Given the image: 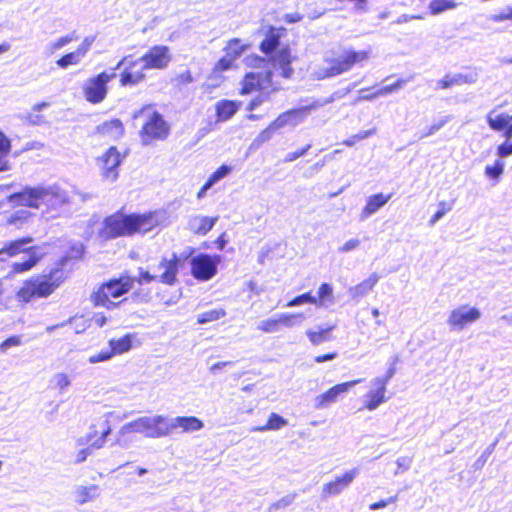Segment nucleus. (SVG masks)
Wrapping results in <instances>:
<instances>
[{
	"label": "nucleus",
	"mask_w": 512,
	"mask_h": 512,
	"mask_svg": "<svg viewBox=\"0 0 512 512\" xmlns=\"http://www.w3.org/2000/svg\"><path fill=\"white\" fill-rule=\"evenodd\" d=\"M9 200L22 206L42 209L48 218L59 216L63 207L69 203L67 192L56 185L25 188L11 195Z\"/></svg>",
	"instance_id": "obj_1"
},
{
	"label": "nucleus",
	"mask_w": 512,
	"mask_h": 512,
	"mask_svg": "<svg viewBox=\"0 0 512 512\" xmlns=\"http://www.w3.org/2000/svg\"><path fill=\"white\" fill-rule=\"evenodd\" d=\"M158 225L159 219L156 212L130 215L115 213L105 218L100 236L104 239H112L131 236L135 233L145 234Z\"/></svg>",
	"instance_id": "obj_2"
},
{
	"label": "nucleus",
	"mask_w": 512,
	"mask_h": 512,
	"mask_svg": "<svg viewBox=\"0 0 512 512\" xmlns=\"http://www.w3.org/2000/svg\"><path fill=\"white\" fill-rule=\"evenodd\" d=\"M371 53V48L362 51L344 49L340 53L326 55L323 60V65L317 69L315 75L318 79L338 76L350 71L355 64L367 61Z\"/></svg>",
	"instance_id": "obj_3"
},
{
	"label": "nucleus",
	"mask_w": 512,
	"mask_h": 512,
	"mask_svg": "<svg viewBox=\"0 0 512 512\" xmlns=\"http://www.w3.org/2000/svg\"><path fill=\"white\" fill-rule=\"evenodd\" d=\"M133 433H139L146 438L152 439L167 437L168 417L156 414L152 416H142L128 422L120 428L116 443L125 447V436Z\"/></svg>",
	"instance_id": "obj_4"
},
{
	"label": "nucleus",
	"mask_w": 512,
	"mask_h": 512,
	"mask_svg": "<svg viewBox=\"0 0 512 512\" xmlns=\"http://www.w3.org/2000/svg\"><path fill=\"white\" fill-rule=\"evenodd\" d=\"M33 238L23 237L11 241L0 240V261H5L8 258L14 257L21 253L27 256V259L22 262H14L11 266L12 274H20L31 270L40 257L36 254L34 247L31 246Z\"/></svg>",
	"instance_id": "obj_5"
},
{
	"label": "nucleus",
	"mask_w": 512,
	"mask_h": 512,
	"mask_svg": "<svg viewBox=\"0 0 512 512\" xmlns=\"http://www.w3.org/2000/svg\"><path fill=\"white\" fill-rule=\"evenodd\" d=\"M135 119L143 118V126L140 131L142 143L149 145L155 140H165L170 133V126L163 118V116L157 112L153 106L148 105L142 109L136 111L133 115Z\"/></svg>",
	"instance_id": "obj_6"
},
{
	"label": "nucleus",
	"mask_w": 512,
	"mask_h": 512,
	"mask_svg": "<svg viewBox=\"0 0 512 512\" xmlns=\"http://www.w3.org/2000/svg\"><path fill=\"white\" fill-rule=\"evenodd\" d=\"M132 285L133 280L128 276L110 280L91 295V300L96 306H103L108 309L116 307L120 302H114L112 299H117L127 293Z\"/></svg>",
	"instance_id": "obj_7"
},
{
	"label": "nucleus",
	"mask_w": 512,
	"mask_h": 512,
	"mask_svg": "<svg viewBox=\"0 0 512 512\" xmlns=\"http://www.w3.org/2000/svg\"><path fill=\"white\" fill-rule=\"evenodd\" d=\"M58 286L59 282L51 274L31 277L23 283L17 292V298L23 302H29L35 298H45L51 295Z\"/></svg>",
	"instance_id": "obj_8"
},
{
	"label": "nucleus",
	"mask_w": 512,
	"mask_h": 512,
	"mask_svg": "<svg viewBox=\"0 0 512 512\" xmlns=\"http://www.w3.org/2000/svg\"><path fill=\"white\" fill-rule=\"evenodd\" d=\"M272 85V72L267 71L265 73L260 72H251L246 74L243 83H242V94H249L254 90L261 91V95L254 98L248 105L247 109L252 111L256 109L259 105H261L265 97L269 95L271 91L269 88Z\"/></svg>",
	"instance_id": "obj_9"
},
{
	"label": "nucleus",
	"mask_w": 512,
	"mask_h": 512,
	"mask_svg": "<svg viewBox=\"0 0 512 512\" xmlns=\"http://www.w3.org/2000/svg\"><path fill=\"white\" fill-rule=\"evenodd\" d=\"M116 76L115 72H102L97 76L88 78L83 84L85 99L92 103H101L107 95V84Z\"/></svg>",
	"instance_id": "obj_10"
},
{
	"label": "nucleus",
	"mask_w": 512,
	"mask_h": 512,
	"mask_svg": "<svg viewBox=\"0 0 512 512\" xmlns=\"http://www.w3.org/2000/svg\"><path fill=\"white\" fill-rule=\"evenodd\" d=\"M361 379L336 384L327 391L317 395L313 399V406L317 410L327 409L345 397L349 390L355 385L361 383Z\"/></svg>",
	"instance_id": "obj_11"
},
{
	"label": "nucleus",
	"mask_w": 512,
	"mask_h": 512,
	"mask_svg": "<svg viewBox=\"0 0 512 512\" xmlns=\"http://www.w3.org/2000/svg\"><path fill=\"white\" fill-rule=\"evenodd\" d=\"M480 317L481 312L478 308L469 305H461L449 313L447 324L451 330L461 331L468 325L478 321Z\"/></svg>",
	"instance_id": "obj_12"
},
{
	"label": "nucleus",
	"mask_w": 512,
	"mask_h": 512,
	"mask_svg": "<svg viewBox=\"0 0 512 512\" xmlns=\"http://www.w3.org/2000/svg\"><path fill=\"white\" fill-rule=\"evenodd\" d=\"M123 65H125V68L120 78V83L122 86L137 85L145 79V71L147 69H144L140 58L132 60L129 56H126L121 61H119L113 71L115 72V70L120 69Z\"/></svg>",
	"instance_id": "obj_13"
},
{
	"label": "nucleus",
	"mask_w": 512,
	"mask_h": 512,
	"mask_svg": "<svg viewBox=\"0 0 512 512\" xmlns=\"http://www.w3.org/2000/svg\"><path fill=\"white\" fill-rule=\"evenodd\" d=\"M219 257H212L208 254H199L190 260L191 273L200 281H208L217 273Z\"/></svg>",
	"instance_id": "obj_14"
},
{
	"label": "nucleus",
	"mask_w": 512,
	"mask_h": 512,
	"mask_svg": "<svg viewBox=\"0 0 512 512\" xmlns=\"http://www.w3.org/2000/svg\"><path fill=\"white\" fill-rule=\"evenodd\" d=\"M328 103V101H325L323 103L319 101H313L312 103L301 106L296 109L288 110L282 114H280L275 120H274V126L279 127L280 129L286 126L295 127L299 124H301L310 114L312 110H315L324 104Z\"/></svg>",
	"instance_id": "obj_15"
},
{
	"label": "nucleus",
	"mask_w": 512,
	"mask_h": 512,
	"mask_svg": "<svg viewBox=\"0 0 512 512\" xmlns=\"http://www.w3.org/2000/svg\"><path fill=\"white\" fill-rule=\"evenodd\" d=\"M172 60L170 49L164 45H155L151 47L142 57L140 61L143 63L144 69H165Z\"/></svg>",
	"instance_id": "obj_16"
},
{
	"label": "nucleus",
	"mask_w": 512,
	"mask_h": 512,
	"mask_svg": "<svg viewBox=\"0 0 512 512\" xmlns=\"http://www.w3.org/2000/svg\"><path fill=\"white\" fill-rule=\"evenodd\" d=\"M121 163V156L115 147H110L101 157L98 158V165L102 177L110 182L118 178V166Z\"/></svg>",
	"instance_id": "obj_17"
},
{
	"label": "nucleus",
	"mask_w": 512,
	"mask_h": 512,
	"mask_svg": "<svg viewBox=\"0 0 512 512\" xmlns=\"http://www.w3.org/2000/svg\"><path fill=\"white\" fill-rule=\"evenodd\" d=\"M386 390L387 386H385V380L372 379L370 381L369 391L363 396L364 408L369 411H374L381 404L386 402Z\"/></svg>",
	"instance_id": "obj_18"
},
{
	"label": "nucleus",
	"mask_w": 512,
	"mask_h": 512,
	"mask_svg": "<svg viewBox=\"0 0 512 512\" xmlns=\"http://www.w3.org/2000/svg\"><path fill=\"white\" fill-rule=\"evenodd\" d=\"M181 264V259L173 253L170 258L163 257L157 266L158 280L167 285H173L177 281V274Z\"/></svg>",
	"instance_id": "obj_19"
},
{
	"label": "nucleus",
	"mask_w": 512,
	"mask_h": 512,
	"mask_svg": "<svg viewBox=\"0 0 512 512\" xmlns=\"http://www.w3.org/2000/svg\"><path fill=\"white\" fill-rule=\"evenodd\" d=\"M359 472V468H353L347 470L343 475L336 476L333 481L328 482L323 486V497L336 496L342 493L351 485V483L359 475Z\"/></svg>",
	"instance_id": "obj_20"
},
{
	"label": "nucleus",
	"mask_w": 512,
	"mask_h": 512,
	"mask_svg": "<svg viewBox=\"0 0 512 512\" xmlns=\"http://www.w3.org/2000/svg\"><path fill=\"white\" fill-rule=\"evenodd\" d=\"M204 423L194 416H177L168 418V436L173 432L190 433L199 431Z\"/></svg>",
	"instance_id": "obj_21"
},
{
	"label": "nucleus",
	"mask_w": 512,
	"mask_h": 512,
	"mask_svg": "<svg viewBox=\"0 0 512 512\" xmlns=\"http://www.w3.org/2000/svg\"><path fill=\"white\" fill-rule=\"evenodd\" d=\"M291 62L292 57L287 47L276 51L272 57L273 68L280 70V74L284 78H290L293 74V69L290 66Z\"/></svg>",
	"instance_id": "obj_22"
},
{
	"label": "nucleus",
	"mask_w": 512,
	"mask_h": 512,
	"mask_svg": "<svg viewBox=\"0 0 512 512\" xmlns=\"http://www.w3.org/2000/svg\"><path fill=\"white\" fill-rule=\"evenodd\" d=\"M379 279L380 276L374 272L359 284L350 287L348 289V294L353 300L359 301L373 290Z\"/></svg>",
	"instance_id": "obj_23"
},
{
	"label": "nucleus",
	"mask_w": 512,
	"mask_h": 512,
	"mask_svg": "<svg viewBox=\"0 0 512 512\" xmlns=\"http://www.w3.org/2000/svg\"><path fill=\"white\" fill-rule=\"evenodd\" d=\"M74 499L79 505H84L97 500L101 495V489L98 485H78L74 489Z\"/></svg>",
	"instance_id": "obj_24"
},
{
	"label": "nucleus",
	"mask_w": 512,
	"mask_h": 512,
	"mask_svg": "<svg viewBox=\"0 0 512 512\" xmlns=\"http://www.w3.org/2000/svg\"><path fill=\"white\" fill-rule=\"evenodd\" d=\"M218 221V217L196 215L189 219L188 227L195 234H207Z\"/></svg>",
	"instance_id": "obj_25"
},
{
	"label": "nucleus",
	"mask_w": 512,
	"mask_h": 512,
	"mask_svg": "<svg viewBox=\"0 0 512 512\" xmlns=\"http://www.w3.org/2000/svg\"><path fill=\"white\" fill-rule=\"evenodd\" d=\"M391 199V194L384 195L382 193L374 194L367 199V203L363 208L360 218L366 220L368 217L376 213L381 207H383Z\"/></svg>",
	"instance_id": "obj_26"
},
{
	"label": "nucleus",
	"mask_w": 512,
	"mask_h": 512,
	"mask_svg": "<svg viewBox=\"0 0 512 512\" xmlns=\"http://www.w3.org/2000/svg\"><path fill=\"white\" fill-rule=\"evenodd\" d=\"M241 103L232 100H220L215 105L217 121L225 122L232 118L239 110Z\"/></svg>",
	"instance_id": "obj_27"
},
{
	"label": "nucleus",
	"mask_w": 512,
	"mask_h": 512,
	"mask_svg": "<svg viewBox=\"0 0 512 512\" xmlns=\"http://www.w3.org/2000/svg\"><path fill=\"white\" fill-rule=\"evenodd\" d=\"M476 81V77L474 75H465L461 73L457 74H447L444 78L437 82V88L440 89H448L452 86H460L463 84H471Z\"/></svg>",
	"instance_id": "obj_28"
},
{
	"label": "nucleus",
	"mask_w": 512,
	"mask_h": 512,
	"mask_svg": "<svg viewBox=\"0 0 512 512\" xmlns=\"http://www.w3.org/2000/svg\"><path fill=\"white\" fill-rule=\"evenodd\" d=\"M98 132L112 139H118L124 132L123 124L119 119H112L100 124Z\"/></svg>",
	"instance_id": "obj_29"
},
{
	"label": "nucleus",
	"mask_w": 512,
	"mask_h": 512,
	"mask_svg": "<svg viewBox=\"0 0 512 512\" xmlns=\"http://www.w3.org/2000/svg\"><path fill=\"white\" fill-rule=\"evenodd\" d=\"M133 339L134 335L132 334H126L118 339H111L108 350L113 352V356L126 353L132 348Z\"/></svg>",
	"instance_id": "obj_30"
},
{
	"label": "nucleus",
	"mask_w": 512,
	"mask_h": 512,
	"mask_svg": "<svg viewBox=\"0 0 512 512\" xmlns=\"http://www.w3.org/2000/svg\"><path fill=\"white\" fill-rule=\"evenodd\" d=\"M512 120V115H508L506 113L496 114L494 111H491L487 115V123L492 130L495 131H503L508 125H510Z\"/></svg>",
	"instance_id": "obj_31"
},
{
	"label": "nucleus",
	"mask_w": 512,
	"mask_h": 512,
	"mask_svg": "<svg viewBox=\"0 0 512 512\" xmlns=\"http://www.w3.org/2000/svg\"><path fill=\"white\" fill-rule=\"evenodd\" d=\"M287 424H288V422L285 418H283L282 416H280L276 413H271L268 418V421L265 425L253 427V428H251V431L252 432H265V431H270V430L276 431V430L282 429Z\"/></svg>",
	"instance_id": "obj_32"
},
{
	"label": "nucleus",
	"mask_w": 512,
	"mask_h": 512,
	"mask_svg": "<svg viewBox=\"0 0 512 512\" xmlns=\"http://www.w3.org/2000/svg\"><path fill=\"white\" fill-rule=\"evenodd\" d=\"M280 33L277 29L271 27L267 32L265 39L262 41L260 45V49L265 54H270L275 51L279 46Z\"/></svg>",
	"instance_id": "obj_33"
},
{
	"label": "nucleus",
	"mask_w": 512,
	"mask_h": 512,
	"mask_svg": "<svg viewBox=\"0 0 512 512\" xmlns=\"http://www.w3.org/2000/svg\"><path fill=\"white\" fill-rule=\"evenodd\" d=\"M77 40V36L75 35L74 32L72 33H69L67 35H64V36H61L55 40H52L50 41L46 47H45V53L48 55V56H51L53 55L54 53H56L58 50L62 49L63 47H65L66 45H68L69 43L73 42Z\"/></svg>",
	"instance_id": "obj_34"
},
{
	"label": "nucleus",
	"mask_w": 512,
	"mask_h": 512,
	"mask_svg": "<svg viewBox=\"0 0 512 512\" xmlns=\"http://www.w3.org/2000/svg\"><path fill=\"white\" fill-rule=\"evenodd\" d=\"M333 326L327 328H318V330L308 329L306 331V335L313 345H320L324 342H327L331 339V331L333 330Z\"/></svg>",
	"instance_id": "obj_35"
},
{
	"label": "nucleus",
	"mask_w": 512,
	"mask_h": 512,
	"mask_svg": "<svg viewBox=\"0 0 512 512\" xmlns=\"http://www.w3.org/2000/svg\"><path fill=\"white\" fill-rule=\"evenodd\" d=\"M317 304L320 307H328L335 303L333 287L329 283H322L317 292Z\"/></svg>",
	"instance_id": "obj_36"
},
{
	"label": "nucleus",
	"mask_w": 512,
	"mask_h": 512,
	"mask_svg": "<svg viewBox=\"0 0 512 512\" xmlns=\"http://www.w3.org/2000/svg\"><path fill=\"white\" fill-rule=\"evenodd\" d=\"M278 315V321L280 328L286 327V328H293L295 326H299L304 321L305 317L302 313H279Z\"/></svg>",
	"instance_id": "obj_37"
},
{
	"label": "nucleus",
	"mask_w": 512,
	"mask_h": 512,
	"mask_svg": "<svg viewBox=\"0 0 512 512\" xmlns=\"http://www.w3.org/2000/svg\"><path fill=\"white\" fill-rule=\"evenodd\" d=\"M82 60H83V57L80 55V53L77 50H75V51L69 52V53L63 55L61 58H59L56 61V65L59 68L66 70L70 66L79 65Z\"/></svg>",
	"instance_id": "obj_38"
},
{
	"label": "nucleus",
	"mask_w": 512,
	"mask_h": 512,
	"mask_svg": "<svg viewBox=\"0 0 512 512\" xmlns=\"http://www.w3.org/2000/svg\"><path fill=\"white\" fill-rule=\"evenodd\" d=\"M458 4L454 0H431L429 9L431 14L438 15L448 10L457 8Z\"/></svg>",
	"instance_id": "obj_39"
},
{
	"label": "nucleus",
	"mask_w": 512,
	"mask_h": 512,
	"mask_svg": "<svg viewBox=\"0 0 512 512\" xmlns=\"http://www.w3.org/2000/svg\"><path fill=\"white\" fill-rule=\"evenodd\" d=\"M246 47L247 45L243 44L240 39L234 38L227 43L225 47V53L234 60H236L240 57V55L243 53Z\"/></svg>",
	"instance_id": "obj_40"
},
{
	"label": "nucleus",
	"mask_w": 512,
	"mask_h": 512,
	"mask_svg": "<svg viewBox=\"0 0 512 512\" xmlns=\"http://www.w3.org/2000/svg\"><path fill=\"white\" fill-rule=\"evenodd\" d=\"M257 329L264 333H276L280 331L278 315L276 314L273 317L261 320L257 325Z\"/></svg>",
	"instance_id": "obj_41"
},
{
	"label": "nucleus",
	"mask_w": 512,
	"mask_h": 512,
	"mask_svg": "<svg viewBox=\"0 0 512 512\" xmlns=\"http://www.w3.org/2000/svg\"><path fill=\"white\" fill-rule=\"evenodd\" d=\"M226 315V312L224 309H212L206 312H203L197 316V322L199 324H206L209 322H213L216 320H219L220 318L224 317Z\"/></svg>",
	"instance_id": "obj_42"
},
{
	"label": "nucleus",
	"mask_w": 512,
	"mask_h": 512,
	"mask_svg": "<svg viewBox=\"0 0 512 512\" xmlns=\"http://www.w3.org/2000/svg\"><path fill=\"white\" fill-rule=\"evenodd\" d=\"M71 377L64 372H59L54 374L51 383L53 387L58 389L60 393H63L67 390V388L71 385Z\"/></svg>",
	"instance_id": "obj_43"
},
{
	"label": "nucleus",
	"mask_w": 512,
	"mask_h": 512,
	"mask_svg": "<svg viewBox=\"0 0 512 512\" xmlns=\"http://www.w3.org/2000/svg\"><path fill=\"white\" fill-rule=\"evenodd\" d=\"M10 149V143L7 137L0 132V171L7 169L6 156Z\"/></svg>",
	"instance_id": "obj_44"
},
{
	"label": "nucleus",
	"mask_w": 512,
	"mask_h": 512,
	"mask_svg": "<svg viewBox=\"0 0 512 512\" xmlns=\"http://www.w3.org/2000/svg\"><path fill=\"white\" fill-rule=\"evenodd\" d=\"M127 415L120 416L115 411H109L104 414L103 418L99 421V426L102 428V431H106L107 427L109 429V435L111 434L112 428H111V419H115L118 421H121L122 419L126 418Z\"/></svg>",
	"instance_id": "obj_45"
},
{
	"label": "nucleus",
	"mask_w": 512,
	"mask_h": 512,
	"mask_svg": "<svg viewBox=\"0 0 512 512\" xmlns=\"http://www.w3.org/2000/svg\"><path fill=\"white\" fill-rule=\"evenodd\" d=\"M232 171V167L228 165L220 166L215 172H213L208 178V185L214 186L217 182L225 178Z\"/></svg>",
	"instance_id": "obj_46"
},
{
	"label": "nucleus",
	"mask_w": 512,
	"mask_h": 512,
	"mask_svg": "<svg viewBox=\"0 0 512 512\" xmlns=\"http://www.w3.org/2000/svg\"><path fill=\"white\" fill-rule=\"evenodd\" d=\"M453 208V202L441 201L438 203V210L432 216L429 223L431 226L435 225L446 213L451 211Z\"/></svg>",
	"instance_id": "obj_47"
},
{
	"label": "nucleus",
	"mask_w": 512,
	"mask_h": 512,
	"mask_svg": "<svg viewBox=\"0 0 512 512\" xmlns=\"http://www.w3.org/2000/svg\"><path fill=\"white\" fill-rule=\"evenodd\" d=\"M306 303L317 304V298L310 292L299 295L287 303V307H296Z\"/></svg>",
	"instance_id": "obj_48"
},
{
	"label": "nucleus",
	"mask_w": 512,
	"mask_h": 512,
	"mask_svg": "<svg viewBox=\"0 0 512 512\" xmlns=\"http://www.w3.org/2000/svg\"><path fill=\"white\" fill-rule=\"evenodd\" d=\"M376 133V129H370L366 131H360L359 133L350 136L346 140L343 141V144L348 147L354 146L358 141L366 139Z\"/></svg>",
	"instance_id": "obj_49"
},
{
	"label": "nucleus",
	"mask_w": 512,
	"mask_h": 512,
	"mask_svg": "<svg viewBox=\"0 0 512 512\" xmlns=\"http://www.w3.org/2000/svg\"><path fill=\"white\" fill-rule=\"evenodd\" d=\"M408 81H409L408 79H399L393 84L386 85V86H383L382 88L378 89L377 94L379 97L391 94V93L401 89L402 87H404Z\"/></svg>",
	"instance_id": "obj_50"
},
{
	"label": "nucleus",
	"mask_w": 512,
	"mask_h": 512,
	"mask_svg": "<svg viewBox=\"0 0 512 512\" xmlns=\"http://www.w3.org/2000/svg\"><path fill=\"white\" fill-rule=\"evenodd\" d=\"M279 129H280L279 127L274 126V121H273L266 129H264L262 132H260L258 134V136L254 140V143L259 146V145L269 141L272 138L273 133Z\"/></svg>",
	"instance_id": "obj_51"
},
{
	"label": "nucleus",
	"mask_w": 512,
	"mask_h": 512,
	"mask_svg": "<svg viewBox=\"0 0 512 512\" xmlns=\"http://www.w3.org/2000/svg\"><path fill=\"white\" fill-rule=\"evenodd\" d=\"M504 166V162L497 160L494 165L486 166L485 174L490 178L498 179L504 172Z\"/></svg>",
	"instance_id": "obj_52"
},
{
	"label": "nucleus",
	"mask_w": 512,
	"mask_h": 512,
	"mask_svg": "<svg viewBox=\"0 0 512 512\" xmlns=\"http://www.w3.org/2000/svg\"><path fill=\"white\" fill-rule=\"evenodd\" d=\"M490 20L495 23L504 22L506 20L512 21V6H506L498 13L491 15Z\"/></svg>",
	"instance_id": "obj_53"
},
{
	"label": "nucleus",
	"mask_w": 512,
	"mask_h": 512,
	"mask_svg": "<svg viewBox=\"0 0 512 512\" xmlns=\"http://www.w3.org/2000/svg\"><path fill=\"white\" fill-rule=\"evenodd\" d=\"M497 445V441L493 442L492 444H490L485 450L484 452L480 455V457L475 461L474 463V467L475 469H481L485 463L487 462V460L489 459L490 455L493 453L495 447Z\"/></svg>",
	"instance_id": "obj_54"
},
{
	"label": "nucleus",
	"mask_w": 512,
	"mask_h": 512,
	"mask_svg": "<svg viewBox=\"0 0 512 512\" xmlns=\"http://www.w3.org/2000/svg\"><path fill=\"white\" fill-rule=\"evenodd\" d=\"M112 357H113V352L109 351L108 348H106V349H102L100 352H98L96 354L89 356L87 361L90 364H95V363H99V362L108 361Z\"/></svg>",
	"instance_id": "obj_55"
},
{
	"label": "nucleus",
	"mask_w": 512,
	"mask_h": 512,
	"mask_svg": "<svg viewBox=\"0 0 512 512\" xmlns=\"http://www.w3.org/2000/svg\"><path fill=\"white\" fill-rule=\"evenodd\" d=\"M296 498V494H288L270 505L269 511L273 512L289 506Z\"/></svg>",
	"instance_id": "obj_56"
},
{
	"label": "nucleus",
	"mask_w": 512,
	"mask_h": 512,
	"mask_svg": "<svg viewBox=\"0 0 512 512\" xmlns=\"http://www.w3.org/2000/svg\"><path fill=\"white\" fill-rule=\"evenodd\" d=\"M108 436H109V429L107 428L106 431L100 432L99 437H97L96 439H93L92 441H89L88 448H91V452H93V450H98V449L103 448L106 444Z\"/></svg>",
	"instance_id": "obj_57"
},
{
	"label": "nucleus",
	"mask_w": 512,
	"mask_h": 512,
	"mask_svg": "<svg viewBox=\"0 0 512 512\" xmlns=\"http://www.w3.org/2000/svg\"><path fill=\"white\" fill-rule=\"evenodd\" d=\"M412 457L409 456H401L396 459L397 470L395 471V475L399 473H403L410 469L412 465Z\"/></svg>",
	"instance_id": "obj_58"
},
{
	"label": "nucleus",
	"mask_w": 512,
	"mask_h": 512,
	"mask_svg": "<svg viewBox=\"0 0 512 512\" xmlns=\"http://www.w3.org/2000/svg\"><path fill=\"white\" fill-rule=\"evenodd\" d=\"M95 41V37L94 36H87L83 39V41L81 42V44L77 47V51L80 53V55L84 58L88 51L90 50L92 44L94 43Z\"/></svg>",
	"instance_id": "obj_59"
},
{
	"label": "nucleus",
	"mask_w": 512,
	"mask_h": 512,
	"mask_svg": "<svg viewBox=\"0 0 512 512\" xmlns=\"http://www.w3.org/2000/svg\"><path fill=\"white\" fill-rule=\"evenodd\" d=\"M174 83L178 86L180 85H187L194 81L193 76L189 70H185L184 72L179 73L174 78Z\"/></svg>",
	"instance_id": "obj_60"
},
{
	"label": "nucleus",
	"mask_w": 512,
	"mask_h": 512,
	"mask_svg": "<svg viewBox=\"0 0 512 512\" xmlns=\"http://www.w3.org/2000/svg\"><path fill=\"white\" fill-rule=\"evenodd\" d=\"M360 240L357 238L347 240L342 246L338 248L339 253H348L360 246Z\"/></svg>",
	"instance_id": "obj_61"
},
{
	"label": "nucleus",
	"mask_w": 512,
	"mask_h": 512,
	"mask_svg": "<svg viewBox=\"0 0 512 512\" xmlns=\"http://www.w3.org/2000/svg\"><path fill=\"white\" fill-rule=\"evenodd\" d=\"M19 345H21V338L19 336H11L0 344V350L5 353L11 347Z\"/></svg>",
	"instance_id": "obj_62"
},
{
	"label": "nucleus",
	"mask_w": 512,
	"mask_h": 512,
	"mask_svg": "<svg viewBox=\"0 0 512 512\" xmlns=\"http://www.w3.org/2000/svg\"><path fill=\"white\" fill-rule=\"evenodd\" d=\"M234 59L231 58L230 56H228L226 53H225V56L222 57L218 62L217 64L215 65V70L217 71H225V70H228L230 67H232L233 63H234Z\"/></svg>",
	"instance_id": "obj_63"
},
{
	"label": "nucleus",
	"mask_w": 512,
	"mask_h": 512,
	"mask_svg": "<svg viewBox=\"0 0 512 512\" xmlns=\"http://www.w3.org/2000/svg\"><path fill=\"white\" fill-rule=\"evenodd\" d=\"M447 122V119L440 120L429 126L421 135V138L429 137L439 131Z\"/></svg>",
	"instance_id": "obj_64"
}]
</instances>
